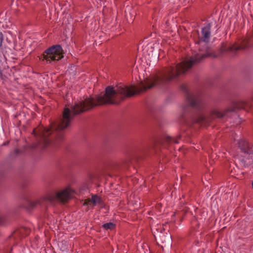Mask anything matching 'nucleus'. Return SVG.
Listing matches in <instances>:
<instances>
[{
	"mask_svg": "<svg viewBox=\"0 0 253 253\" xmlns=\"http://www.w3.org/2000/svg\"><path fill=\"white\" fill-rule=\"evenodd\" d=\"M135 93L134 89L123 84L115 86H108L106 88L105 93L99 95L95 98L90 97L80 101L71 107L64 108L62 118L57 126H52L49 128L40 126L33 130L36 136L38 144L42 148L51 143V139L48 137L53 132L56 139L60 140L63 137L61 131L68 127L75 115L88 110L94 106L104 104H118L124 98L132 96Z\"/></svg>",
	"mask_w": 253,
	"mask_h": 253,
	"instance_id": "nucleus-1",
	"label": "nucleus"
},
{
	"mask_svg": "<svg viewBox=\"0 0 253 253\" xmlns=\"http://www.w3.org/2000/svg\"><path fill=\"white\" fill-rule=\"evenodd\" d=\"M211 37V25L207 24L202 29L201 41L199 43L204 47L200 48L199 52L189 60H185L175 66L166 68L162 73L153 76L149 79H146L141 82L139 86L136 89V92L140 93L155 86L165 84L176 79L179 75L185 73L192 65L200 62L202 59L212 56L208 49L207 43L209 42Z\"/></svg>",
	"mask_w": 253,
	"mask_h": 253,
	"instance_id": "nucleus-2",
	"label": "nucleus"
},
{
	"mask_svg": "<svg viewBox=\"0 0 253 253\" xmlns=\"http://www.w3.org/2000/svg\"><path fill=\"white\" fill-rule=\"evenodd\" d=\"M43 58L46 61H58L63 57L62 47L60 45H54L46 49L43 54Z\"/></svg>",
	"mask_w": 253,
	"mask_h": 253,
	"instance_id": "nucleus-3",
	"label": "nucleus"
},
{
	"mask_svg": "<svg viewBox=\"0 0 253 253\" xmlns=\"http://www.w3.org/2000/svg\"><path fill=\"white\" fill-rule=\"evenodd\" d=\"M73 193L74 191L71 188L67 187L56 194L49 196L47 200L50 202L54 201L65 202L71 199Z\"/></svg>",
	"mask_w": 253,
	"mask_h": 253,
	"instance_id": "nucleus-4",
	"label": "nucleus"
},
{
	"mask_svg": "<svg viewBox=\"0 0 253 253\" xmlns=\"http://www.w3.org/2000/svg\"><path fill=\"white\" fill-rule=\"evenodd\" d=\"M187 105L183 107V110L186 111L188 106L194 108H200L202 103L201 98L197 95L188 93L186 96Z\"/></svg>",
	"mask_w": 253,
	"mask_h": 253,
	"instance_id": "nucleus-5",
	"label": "nucleus"
},
{
	"mask_svg": "<svg viewBox=\"0 0 253 253\" xmlns=\"http://www.w3.org/2000/svg\"><path fill=\"white\" fill-rule=\"evenodd\" d=\"M249 42L248 40L245 39L243 41V43L240 45H228L223 46L221 50L222 52L231 51L233 53H235L237 51L241 49H245L248 47V43Z\"/></svg>",
	"mask_w": 253,
	"mask_h": 253,
	"instance_id": "nucleus-6",
	"label": "nucleus"
},
{
	"mask_svg": "<svg viewBox=\"0 0 253 253\" xmlns=\"http://www.w3.org/2000/svg\"><path fill=\"white\" fill-rule=\"evenodd\" d=\"M238 146L241 151L245 154H251L253 153L252 145L246 140H241L238 142Z\"/></svg>",
	"mask_w": 253,
	"mask_h": 253,
	"instance_id": "nucleus-7",
	"label": "nucleus"
},
{
	"mask_svg": "<svg viewBox=\"0 0 253 253\" xmlns=\"http://www.w3.org/2000/svg\"><path fill=\"white\" fill-rule=\"evenodd\" d=\"M100 198L96 196V195H93L91 197V198L90 200H86L84 202V204L88 205H89V203H91L94 206L96 205L97 204H99L100 202Z\"/></svg>",
	"mask_w": 253,
	"mask_h": 253,
	"instance_id": "nucleus-8",
	"label": "nucleus"
},
{
	"mask_svg": "<svg viewBox=\"0 0 253 253\" xmlns=\"http://www.w3.org/2000/svg\"><path fill=\"white\" fill-rule=\"evenodd\" d=\"M158 237L162 243H170V242L171 237L169 234H166L165 235L164 233H161L158 235Z\"/></svg>",
	"mask_w": 253,
	"mask_h": 253,
	"instance_id": "nucleus-9",
	"label": "nucleus"
},
{
	"mask_svg": "<svg viewBox=\"0 0 253 253\" xmlns=\"http://www.w3.org/2000/svg\"><path fill=\"white\" fill-rule=\"evenodd\" d=\"M148 246L146 243H142L138 246L137 250L139 253H146L148 250Z\"/></svg>",
	"mask_w": 253,
	"mask_h": 253,
	"instance_id": "nucleus-10",
	"label": "nucleus"
},
{
	"mask_svg": "<svg viewBox=\"0 0 253 253\" xmlns=\"http://www.w3.org/2000/svg\"><path fill=\"white\" fill-rule=\"evenodd\" d=\"M251 107L250 103L245 101H242L239 102V104L237 106L238 109H247Z\"/></svg>",
	"mask_w": 253,
	"mask_h": 253,
	"instance_id": "nucleus-11",
	"label": "nucleus"
},
{
	"mask_svg": "<svg viewBox=\"0 0 253 253\" xmlns=\"http://www.w3.org/2000/svg\"><path fill=\"white\" fill-rule=\"evenodd\" d=\"M103 227L106 230H108V229L112 230L115 228V225L114 223H113L112 222H109V223H106L104 224L103 225Z\"/></svg>",
	"mask_w": 253,
	"mask_h": 253,
	"instance_id": "nucleus-12",
	"label": "nucleus"
},
{
	"mask_svg": "<svg viewBox=\"0 0 253 253\" xmlns=\"http://www.w3.org/2000/svg\"><path fill=\"white\" fill-rule=\"evenodd\" d=\"M212 115L214 117L222 118L225 115V113H221L219 111L214 110L212 112Z\"/></svg>",
	"mask_w": 253,
	"mask_h": 253,
	"instance_id": "nucleus-13",
	"label": "nucleus"
},
{
	"mask_svg": "<svg viewBox=\"0 0 253 253\" xmlns=\"http://www.w3.org/2000/svg\"><path fill=\"white\" fill-rule=\"evenodd\" d=\"M3 41V35L1 32H0V47L1 46L2 44Z\"/></svg>",
	"mask_w": 253,
	"mask_h": 253,
	"instance_id": "nucleus-14",
	"label": "nucleus"
},
{
	"mask_svg": "<svg viewBox=\"0 0 253 253\" xmlns=\"http://www.w3.org/2000/svg\"><path fill=\"white\" fill-rule=\"evenodd\" d=\"M40 204V200H36V201L34 202L33 203H32V206H35L38 204Z\"/></svg>",
	"mask_w": 253,
	"mask_h": 253,
	"instance_id": "nucleus-15",
	"label": "nucleus"
},
{
	"mask_svg": "<svg viewBox=\"0 0 253 253\" xmlns=\"http://www.w3.org/2000/svg\"><path fill=\"white\" fill-rule=\"evenodd\" d=\"M205 120V118L204 117H201L200 119V121H204Z\"/></svg>",
	"mask_w": 253,
	"mask_h": 253,
	"instance_id": "nucleus-16",
	"label": "nucleus"
},
{
	"mask_svg": "<svg viewBox=\"0 0 253 253\" xmlns=\"http://www.w3.org/2000/svg\"><path fill=\"white\" fill-rule=\"evenodd\" d=\"M251 101H253V95L252 96V97L251 98Z\"/></svg>",
	"mask_w": 253,
	"mask_h": 253,
	"instance_id": "nucleus-17",
	"label": "nucleus"
},
{
	"mask_svg": "<svg viewBox=\"0 0 253 253\" xmlns=\"http://www.w3.org/2000/svg\"><path fill=\"white\" fill-rule=\"evenodd\" d=\"M252 187L253 188V182H252Z\"/></svg>",
	"mask_w": 253,
	"mask_h": 253,
	"instance_id": "nucleus-18",
	"label": "nucleus"
}]
</instances>
